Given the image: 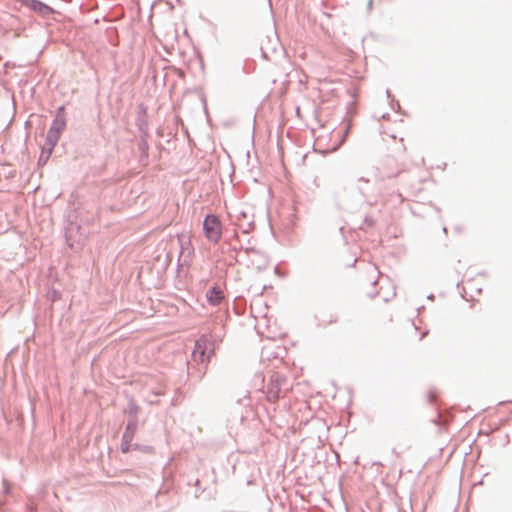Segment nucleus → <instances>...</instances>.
<instances>
[{
  "instance_id": "f257e3e1",
  "label": "nucleus",
  "mask_w": 512,
  "mask_h": 512,
  "mask_svg": "<svg viewBox=\"0 0 512 512\" xmlns=\"http://www.w3.org/2000/svg\"><path fill=\"white\" fill-rule=\"evenodd\" d=\"M203 229L205 232V236L209 241L217 243L222 236V225L220 220L215 215L206 216Z\"/></svg>"
},
{
  "instance_id": "7ed1b4c3",
  "label": "nucleus",
  "mask_w": 512,
  "mask_h": 512,
  "mask_svg": "<svg viewBox=\"0 0 512 512\" xmlns=\"http://www.w3.org/2000/svg\"><path fill=\"white\" fill-rule=\"evenodd\" d=\"M207 300L211 305H219L224 299L223 291L218 287H212L206 294Z\"/></svg>"
},
{
  "instance_id": "20e7f679",
  "label": "nucleus",
  "mask_w": 512,
  "mask_h": 512,
  "mask_svg": "<svg viewBox=\"0 0 512 512\" xmlns=\"http://www.w3.org/2000/svg\"><path fill=\"white\" fill-rule=\"evenodd\" d=\"M64 126H65V124L63 121L56 120L54 122L53 126L51 127V129L49 130L48 135H47L48 140L52 144H55L58 141L59 135H60L61 131L64 129Z\"/></svg>"
},
{
  "instance_id": "f03ea898",
  "label": "nucleus",
  "mask_w": 512,
  "mask_h": 512,
  "mask_svg": "<svg viewBox=\"0 0 512 512\" xmlns=\"http://www.w3.org/2000/svg\"><path fill=\"white\" fill-rule=\"evenodd\" d=\"M209 346V341L206 337H201L195 343V348L193 350V357L195 360L204 362L208 359L206 357V350Z\"/></svg>"
},
{
  "instance_id": "39448f33",
  "label": "nucleus",
  "mask_w": 512,
  "mask_h": 512,
  "mask_svg": "<svg viewBox=\"0 0 512 512\" xmlns=\"http://www.w3.org/2000/svg\"><path fill=\"white\" fill-rule=\"evenodd\" d=\"M268 398H269L270 400H276V399H278V398H279V390L277 389V390H275V391H274L272 387H271V388H269V391H268Z\"/></svg>"
}]
</instances>
